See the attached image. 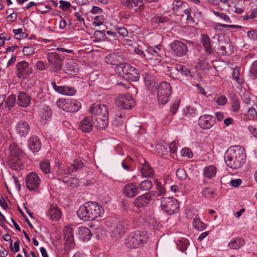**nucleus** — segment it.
Masks as SVG:
<instances>
[{"instance_id":"f257e3e1","label":"nucleus","mask_w":257,"mask_h":257,"mask_svg":"<svg viewBox=\"0 0 257 257\" xmlns=\"http://www.w3.org/2000/svg\"><path fill=\"white\" fill-rule=\"evenodd\" d=\"M224 159L228 167L238 169L242 166L246 161L244 149L240 146H231L226 151Z\"/></svg>"},{"instance_id":"f03ea898","label":"nucleus","mask_w":257,"mask_h":257,"mask_svg":"<svg viewBox=\"0 0 257 257\" xmlns=\"http://www.w3.org/2000/svg\"><path fill=\"white\" fill-rule=\"evenodd\" d=\"M103 212V208L96 202H87L80 207L77 211V214L81 220L87 221L101 217Z\"/></svg>"},{"instance_id":"7ed1b4c3","label":"nucleus","mask_w":257,"mask_h":257,"mask_svg":"<svg viewBox=\"0 0 257 257\" xmlns=\"http://www.w3.org/2000/svg\"><path fill=\"white\" fill-rule=\"evenodd\" d=\"M147 239L146 231L137 230L127 236L125 243L130 248H137L142 246L147 242Z\"/></svg>"},{"instance_id":"20e7f679","label":"nucleus","mask_w":257,"mask_h":257,"mask_svg":"<svg viewBox=\"0 0 257 257\" xmlns=\"http://www.w3.org/2000/svg\"><path fill=\"white\" fill-rule=\"evenodd\" d=\"M172 94V88L169 83L161 82L157 90V99L159 104H166L169 101Z\"/></svg>"},{"instance_id":"39448f33","label":"nucleus","mask_w":257,"mask_h":257,"mask_svg":"<svg viewBox=\"0 0 257 257\" xmlns=\"http://www.w3.org/2000/svg\"><path fill=\"white\" fill-rule=\"evenodd\" d=\"M119 68L122 72L123 78L127 80L136 82L140 78V71L128 63L120 65Z\"/></svg>"},{"instance_id":"423d86ee","label":"nucleus","mask_w":257,"mask_h":257,"mask_svg":"<svg viewBox=\"0 0 257 257\" xmlns=\"http://www.w3.org/2000/svg\"><path fill=\"white\" fill-rule=\"evenodd\" d=\"M129 223L127 220H122L114 225L111 232V237L113 240H118L122 237L128 229Z\"/></svg>"},{"instance_id":"0eeeda50","label":"nucleus","mask_w":257,"mask_h":257,"mask_svg":"<svg viewBox=\"0 0 257 257\" xmlns=\"http://www.w3.org/2000/svg\"><path fill=\"white\" fill-rule=\"evenodd\" d=\"M161 206L165 212L169 215H172L178 210L179 204L178 200L173 197H163Z\"/></svg>"},{"instance_id":"6e6552de","label":"nucleus","mask_w":257,"mask_h":257,"mask_svg":"<svg viewBox=\"0 0 257 257\" xmlns=\"http://www.w3.org/2000/svg\"><path fill=\"white\" fill-rule=\"evenodd\" d=\"M116 105L123 109H131L135 105V101L128 94H119L115 100Z\"/></svg>"},{"instance_id":"1a4fd4ad","label":"nucleus","mask_w":257,"mask_h":257,"mask_svg":"<svg viewBox=\"0 0 257 257\" xmlns=\"http://www.w3.org/2000/svg\"><path fill=\"white\" fill-rule=\"evenodd\" d=\"M170 47L171 54L176 57H183L186 55L188 52L186 44L181 41H174L170 44Z\"/></svg>"},{"instance_id":"9d476101","label":"nucleus","mask_w":257,"mask_h":257,"mask_svg":"<svg viewBox=\"0 0 257 257\" xmlns=\"http://www.w3.org/2000/svg\"><path fill=\"white\" fill-rule=\"evenodd\" d=\"M156 193V191H149L138 196L134 201V206L138 209L147 207L155 196Z\"/></svg>"},{"instance_id":"9b49d317","label":"nucleus","mask_w":257,"mask_h":257,"mask_svg":"<svg viewBox=\"0 0 257 257\" xmlns=\"http://www.w3.org/2000/svg\"><path fill=\"white\" fill-rule=\"evenodd\" d=\"M47 59L53 70L57 72L62 68L64 57L57 52H51L47 54Z\"/></svg>"},{"instance_id":"f8f14e48","label":"nucleus","mask_w":257,"mask_h":257,"mask_svg":"<svg viewBox=\"0 0 257 257\" xmlns=\"http://www.w3.org/2000/svg\"><path fill=\"white\" fill-rule=\"evenodd\" d=\"M89 112L91 113V117L98 116H108V108L107 105L101 103H93L89 108Z\"/></svg>"},{"instance_id":"ddd939ff","label":"nucleus","mask_w":257,"mask_h":257,"mask_svg":"<svg viewBox=\"0 0 257 257\" xmlns=\"http://www.w3.org/2000/svg\"><path fill=\"white\" fill-rule=\"evenodd\" d=\"M25 181L26 187L29 190L36 191L39 187L40 179L35 172H32L27 175Z\"/></svg>"},{"instance_id":"4468645a","label":"nucleus","mask_w":257,"mask_h":257,"mask_svg":"<svg viewBox=\"0 0 257 257\" xmlns=\"http://www.w3.org/2000/svg\"><path fill=\"white\" fill-rule=\"evenodd\" d=\"M16 67L17 76L20 79L27 78L32 72V68L25 61L18 63Z\"/></svg>"},{"instance_id":"2eb2a0df","label":"nucleus","mask_w":257,"mask_h":257,"mask_svg":"<svg viewBox=\"0 0 257 257\" xmlns=\"http://www.w3.org/2000/svg\"><path fill=\"white\" fill-rule=\"evenodd\" d=\"M216 123L215 117L212 115L204 114L200 116L198 124L201 128L208 130Z\"/></svg>"},{"instance_id":"dca6fc26","label":"nucleus","mask_w":257,"mask_h":257,"mask_svg":"<svg viewBox=\"0 0 257 257\" xmlns=\"http://www.w3.org/2000/svg\"><path fill=\"white\" fill-rule=\"evenodd\" d=\"M64 238L66 241V248L70 249L73 248L74 245V239L73 236V229L71 225L66 226L64 228Z\"/></svg>"},{"instance_id":"f3484780","label":"nucleus","mask_w":257,"mask_h":257,"mask_svg":"<svg viewBox=\"0 0 257 257\" xmlns=\"http://www.w3.org/2000/svg\"><path fill=\"white\" fill-rule=\"evenodd\" d=\"M122 193L128 198L134 197L139 193L138 185L133 182L127 183L124 186Z\"/></svg>"},{"instance_id":"a211bd4d","label":"nucleus","mask_w":257,"mask_h":257,"mask_svg":"<svg viewBox=\"0 0 257 257\" xmlns=\"http://www.w3.org/2000/svg\"><path fill=\"white\" fill-rule=\"evenodd\" d=\"M121 4L129 9H134L137 12L142 11L145 8L143 0H120Z\"/></svg>"},{"instance_id":"6ab92c4d","label":"nucleus","mask_w":257,"mask_h":257,"mask_svg":"<svg viewBox=\"0 0 257 257\" xmlns=\"http://www.w3.org/2000/svg\"><path fill=\"white\" fill-rule=\"evenodd\" d=\"M23 157H8L7 165L13 170H19L23 169Z\"/></svg>"},{"instance_id":"aec40b11","label":"nucleus","mask_w":257,"mask_h":257,"mask_svg":"<svg viewBox=\"0 0 257 257\" xmlns=\"http://www.w3.org/2000/svg\"><path fill=\"white\" fill-rule=\"evenodd\" d=\"M28 148L33 153L38 152L41 148V142L36 136H32L28 140Z\"/></svg>"},{"instance_id":"412c9836","label":"nucleus","mask_w":257,"mask_h":257,"mask_svg":"<svg viewBox=\"0 0 257 257\" xmlns=\"http://www.w3.org/2000/svg\"><path fill=\"white\" fill-rule=\"evenodd\" d=\"M93 124L91 117L85 116L79 122V128L84 133H90L93 130Z\"/></svg>"},{"instance_id":"4be33fe9","label":"nucleus","mask_w":257,"mask_h":257,"mask_svg":"<svg viewBox=\"0 0 257 257\" xmlns=\"http://www.w3.org/2000/svg\"><path fill=\"white\" fill-rule=\"evenodd\" d=\"M16 130L18 134L21 137L27 136L30 131V125L27 122L24 120L19 121L16 125Z\"/></svg>"},{"instance_id":"5701e85b","label":"nucleus","mask_w":257,"mask_h":257,"mask_svg":"<svg viewBox=\"0 0 257 257\" xmlns=\"http://www.w3.org/2000/svg\"><path fill=\"white\" fill-rule=\"evenodd\" d=\"M218 53L223 55H230L234 52V47L230 42L225 41L220 45Z\"/></svg>"},{"instance_id":"b1692460","label":"nucleus","mask_w":257,"mask_h":257,"mask_svg":"<svg viewBox=\"0 0 257 257\" xmlns=\"http://www.w3.org/2000/svg\"><path fill=\"white\" fill-rule=\"evenodd\" d=\"M31 97L25 92L21 91L18 96L17 103L19 106L27 107L31 103Z\"/></svg>"},{"instance_id":"393cba45","label":"nucleus","mask_w":257,"mask_h":257,"mask_svg":"<svg viewBox=\"0 0 257 257\" xmlns=\"http://www.w3.org/2000/svg\"><path fill=\"white\" fill-rule=\"evenodd\" d=\"M9 149L10 151V154L8 157L24 158L25 156V154L21 148H20L18 145L15 143L11 144Z\"/></svg>"},{"instance_id":"a878e982","label":"nucleus","mask_w":257,"mask_h":257,"mask_svg":"<svg viewBox=\"0 0 257 257\" xmlns=\"http://www.w3.org/2000/svg\"><path fill=\"white\" fill-rule=\"evenodd\" d=\"M93 124L97 128L105 129L108 125V116H98L91 117Z\"/></svg>"},{"instance_id":"bb28decb","label":"nucleus","mask_w":257,"mask_h":257,"mask_svg":"<svg viewBox=\"0 0 257 257\" xmlns=\"http://www.w3.org/2000/svg\"><path fill=\"white\" fill-rule=\"evenodd\" d=\"M122 56L120 55L116 54H110L107 55L105 58V62L108 64L112 65H117L119 68L120 63V60L122 59Z\"/></svg>"},{"instance_id":"cd10ccee","label":"nucleus","mask_w":257,"mask_h":257,"mask_svg":"<svg viewBox=\"0 0 257 257\" xmlns=\"http://www.w3.org/2000/svg\"><path fill=\"white\" fill-rule=\"evenodd\" d=\"M201 42L206 53L210 55L212 54L214 50L212 48L211 40L208 36L206 34H201Z\"/></svg>"},{"instance_id":"c85d7f7f","label":"nucleus","mask_w":257,"mask_h":257,"mask_svg":"<svg viewBox=\"0 0 257 257\" xmlns=\"http://www.w3.org/2000/svg\"><path fill=\"white\" fill-rule=\"evenodd\" d=\"M81 103L75 99H68V104L64 108V111L70 112H75L81 108Z\"/></svg>"},{"instance_id":"c756f323","label":"nucleus","mask_w":257,"mask_h":257,"mask_svg":"<svg viewBox=\"0 0 257 257\" xmlns=\"http://www.w3.org/2000/svg\"><path fill=\"white\" fill-rule=\"evenodd\" d=\"M83 165V164L81 160L77 159L74 160V163L71 164V167L68 169L67 172H68V173H67V171L64 170L60 169L58 171V173L64 175L69 174L71 172L76 171L82 168Z\"/></svg>"},{"instance_id":"7c9ffc66","label":"nucleus","mask_w":257,"mask_h":257,"mask_svg":"<svg viewBox=\"0 0 257 257\" xmlns=\"http://www.w3.org/2000/svg\"><path fill=\"white\" fill-rule=\"evenodd\" d=\"M47 214L49 217V219L52 220H58L61 216L60 210L58 207L52 205L50 206Z\"/></svg>"},{"instance_id":"2f4dec72","label":"nucleus","mask_w":257,"mask_h":257,"mask_svg":"<svg viewBox=\"0 0 257 257\" xmlns=\"http://www.w3.org/2000/svg\"><path fill=\"white\" fill-rule=\"evenodd\" d=\"M141 173L142 176L144 177L152 178L154 176V170L146 161H145V163L142 165Z\"/></svg>"},{"instance_id":"473e14b6","label":"nucleus","mask_w":257,"mask_h":257,"mask_svg":"<svg viewBox=\"0 0 257 257\" xmlns=\"http://www.w3.org/2000/svg\"><path fill=\"white\" fill-rule=\"evenodd\" d=\"M77 230L78 234L83 240H89L91 238L92 234L88 228L81 226L78 227Z\"/></svg>"},{"instance_id":"72a5a7b5","label":"nucleus","mask_w":257,"mask_h":257,"mask_svg":"<svg viewBox=\"0 0 257 257\" xmlns=\"http://www.w3.org/2000/svg\"><path fill=\"white\" fill-rule=\"evenodd\" d=\"M245 243L243 239L240 237L234 238L228 244V246L233 249H238Z\"/></svg>"},{"instance_id":"f704fd0d","label":"nucleus","mask_w":257,"mask_h":257,"mask_svg":"<svg viewBox=\"0 0 257 257\" xmlns=\"http://www.w3.org/2000/svg\"><path fill=\"white\" fill-rule=\"evenodd\" d=\"M145 86L148 90H152L156 87L155 78L153 75L147 74L144 78Z\"/></svg>"},{"instance_id":"c9c22d12","label":"nucleus","mask_w":257,"mask_h":257,"mask_svg":"<svg viewBox=\"0 0 257 257\" xmlns=\"http://www.w3.org/2000/svg\"><path fill=\"white\" fill-rule=\"evenodd\" d=\"M216 173V168L213 165H210L204 168L203 174L209 179L213 178Z\"/></svg>"},{"instance_id":"e433bc0d","label":"nucleus","mask_w":257,"mask_h":257,"mask_svg":"<svg viewBox=\"0 0 257 257\" xmlns=\"http://www.w3.org/2000/svg\"><path fill=\"white\" fill-rule=\"evenodd\" d=\"M153 187V183L149 179H146L140 182L138 185L139 190L142 191H148Z\"/></svg>"},{"instance_id":"4c0bfd02","label":"nucleus","mask_w":257,"mask_h":257,"mask_svg":"<svg viewBox=\"0 0 257 257\" xmlns=\"http://www.w3.org/2000/svg\"><path fill=\"white\" fill-rule=\"evenodd\" d=\"M175 69L179 72L180 71L182 74L185 75L186 76L191 77L194 76L193 73H192L190 69L182 65H176L175 66Z\"/></svg>"},{"instance_id":"58836bf2","label":"nucleus","mask_w":257,"mask_h":257,"mask_svg":"<svg viewBox=\"0 0 257 257\" xmlns=\"http://www.w3.org/2000/svg\"><path fill=\"white\" fill-rule=\"evenodd\" d=\"M16 101V97L15 95L12 94L9 95L5 101V106L10 110L15 105Z\"/></svg>"},{"instance_id":"ea45409f","label":"nucleus","mask_w":257,"mask_h":257,"mask_svg":"<svg viewBox=\"0 0 257 257\" xmlns=\"http://www.w3.org/2000/svg\"><path fill=\"white\" fill-rule=\"evenodd\" d=\"M211 12L216 17L219 18L221 20H223L226 23H231V21L229 18V17L226 15L225 14L216 11L213 9L211 10Z\"/></svg>"},{"instance_id":"a19ab883","label":"nucleus","mask_w":257,"mask_h":257,"mask_svg":"<svg viewBox=\"0 0 257 257\" xmlns=\"http://www.w3.org/2000/svg\"><path fill=\"white\" fill-rule=\"evenodd\" d=\"M231 99V107L234 112H238L240 109V103L239 100L235 95H232Z\"/></svg>"},{"instance_id":"79ce46f5","label":"nucleus","mask_w":257,"mask_h":257,"mask_svg":"<svg viewBox=\"0 0 257 257\" xmlns=\"http://www.w3.org/2000/svg\"><path fill=\"white\" fill-rule=\"evenodd\" d=\"M193 224L194 227L199 231L203 230L206 228V225L199 219L194 218Z\"/></svg>"},{"instance_id":"37998d69","label":"nucleus","mask_w":257,"mask_h":257,"mask_svg":"<svg viewBox=\"0 0 257 257\" xmlns=\"http://www.w3.org/2000/svg\"><path fill=\"white\" fill-rule=\"evenodd\" d=\"M172 10L174 13H178L184 7V3L181 1L175 0L173 3Z\"/></svg>"},{"instance_id":"c03bdc74","label":"nucleus","mask_w":257,"mask_h":257,"mask_svg":"<svg viewBox=\"0 0 257 257\" xmlns=\"http://www.w3.org/2000/svg\"><path fill=\"white\" fill-rule=\"evenodd\" d=\"M52 116V111L48 106H45L42 109V113L41 115L42 119L48 120Z\"/></svg>"},{"instance_id":"a18cd8bd","label":"nucleus","mask_w":257,"mask_h":257,"mask_svg":"<svg viewBox=\"0 0 257 257\" xmlns=\"http://www.w3.org/2000/svg\"><path fill=\"white\" fill-rule=\"evenodd\" d=\"M94 37L96 41L99 42L102 40H107V38L103 31L96 30L94 33Z\"/></svg>"},{"instance_id":"49530a36","label":"nucleus","mask_w":257,"mask_h":257,"mask_svg":"<svg viewBox=\"0 0 257 257\" xmlns=\"http://www.w3.org/2000/svg\"><path fill=\"white\" fill-rule=\"evenodd\" d=\"M40 167L42 171L45 174H48L50 172V165L49 161L46 160L40 164Z\"/></svg>"},{"instance_id":"de8ad7c7","label":"nucleus","mask_w":257,"mask_h":257,"mask_svg":"<svg viewBox=\"0 0 257 257\" xmlns=\"http://www.w3.org/2000/svg\"><path fill=\"white\" fill-rule=\"evenodd\" d=\"M249 74L252 79H255L257 78V60L255 61L251 65Z\"/></svg>"},{"instance_id":"09e8293b","label":"nucleus","mask_w":257,"mask_h":257,"mask_svg":"<svg viewBox=\"0 0 257 257\" xmlns=\"http://www.w3.org/2000/svg\"><path fill=\"white\" fill-rule=\"evenodd\" d=\"M188 244L189 241L186 238H183L177 243V246L180 250L184 252L187 248Z\"/></svg>"},{"instance_id":"8fccbe9b","label":"nucleus","mask_w":257,"mask_h":257,"mask_svg":"<svg viewBox=\"0 0 257 257\" xmlns=\"http://www.w3.org/2000/svg\"><path fill=\"white\" fill-rule=\"evenodd\" d=\"M156 185V189L158 190V194L157 196H161L166 193V189L163 185H162L161 182L156 179L155 181Z\"/></svg>"},{"instance_id":"3c124183","label":"nucleus","mask_w":257,"mask_h":257,"mask_svg":"<svg viewBox=\"0 0 257 257\" xmlns=\"http://www.w3.org/2000/svg\"><path fill=\"white\" fill-rule=\"evenodd\" d=\"M180 102V100L177 99L175 100L171 104L170 108V111L173 115H174L176 113L179 106Z\"/></svg>"},{"instance_id":"603ef678","label":"nucleus","mask_w":257,"mask_h":257,"mask_svg":"<svg viewBox=\"0 0 257 257\" xmlns=\"http://www.w3.org/2000/svg\"><path fill=\"white\" fill-rule=\"evenodd\" d=\"M192 10L191 9H186L184 11V13L187 16V21L189 23L194 24L195 22V18L191 16Z\"/></svg>"},{"instance_id":"864d4df0","label":"nucleus","mask_w":257,"mask_h":257,"mask_svg":"<svg viewBox=\"0 0 257 257\" xmlns=\"http://www.w3.org/2000/svg\"><path fill=\"white\" fill-rule=\"evenodd\" d=\"M213 191L209 188H205L201 192V194L206 198H211L213 195Z\"/></svg>"},{"instance_id":"5fc2aeb1","label":"nucleus","mask_w":257,"mask_h":257,"mask_svg":"<svg viewBox=\"0 0 257 257\" xmlns=\"http://www.w3.org/2000/svg\"><path fill=\"white\" fill-rule=\"evenodd\" d=\"M176 176L179 179L183 180L186 178L187 174L184 169L179 168L176 171Z\"/></svg>"},{"instance_id":"6e6d98bb","label":"nucleus","mask_w":257,"mask_h":257,"mask_svg":"<svg viewBox=\"0 0 257 257\" xmlns=\"http://www.w3.org/2000/svg\"><path fill=\"white\" fill-rule=\"evenodd\" d=\"M157 149L158 153L161 155H165L168 153L167 145H166L158 146Z\"/></svg>"},{"instance_id":"4d7b16f0","label":"nucleus","mask_w":257,"mask_h":257,"mask_svg":"<svg viewBox=\"0 0 257 257\" xmlns=\"http://www.w3.org/2000/svg\"><path fill=\"white\" fill-rule=\"evenodd\" d=\"M51 85L56 91L59 93L64 94L65 91L64 86H57L55 81L52 82Z\"/></svg>"},{"instance_id":"13d9d810","label":"nucleus","mask_w":257,"mask_h":257,"mask_svg":"<svg viewBox=\"0 0 257 257\" xmlns=\"http://www.w3.org/2000/svg\"><path fill=\"white\" fill-rule=\"evenodd\" d=\"M115 30L117 31L118 34L122 37H126L128 35V31L124 27H116Z\"/></svg>"},{"instance_id":"bf43d9fd","label":"nucleus","mask_w":257,"mask_h":257,"mask_svg":"<svg viewBox=\"0 0 257 257\" xmlns=\"http://www.w3.org/2000/svg\"><path fill=\"white\" fill-rule=\"evenodd\" d=\"M65 91L64 93V95H73L76 93V90L73 87H69L67 86H64Z\"/></svg>"},{"instance_id":"052dcab7","label":"nucleus","mask_w":257,"mask_h":257,"mask_svg":"<svg viewBox=\"0 0 257 257\" xmlns=\"http://www.w3.org/2000/svg\"><path fill=\"white\" fill-rule=\"evenodd\" d=\"M154 20L158 23H164L169 21V18L166 16H157L154 17Z\"/></svg>"},{"instance_id":"680f3d73","label":"nucleus","mask_w":257,"mask_h":257,"mask_svg":"<svg viewBox=\"0 0 257 257\" xmlns=\"http://www.w3.org/2000/svg\"><path fill=\"white\" fill-rule=\"evenodd\" d=\"M36 68L40 71H43L47 68V64L45 62L38 61L36 64Z\"/></svg>"},{"instance_id":"e2e57ef3","label":"nucleus","mask_w":257,"mask_h":257,"mask_svg":"<svg viewBox=\"0 0 257 257\" xmlns=\"http://www.w3.org/2000/svg\"><path fill=\"white\" fill-rule=\"evenodd\" d=\"M116 117L115 118H118L119 119V123H116V125H122L125 119V114L121 112H117L116 113Z\"/></svg>"},{"instance_id":"0e129e2a","label":"nucleus","mask_w":257,"mask_h":257,"mask_svg":"<svg viewBox=\"0 0 257 257\" xmlns=\"http://www.w3.org/2000/svg\"><path fill=\"white\" fill-rule=\"evenodd\" d=\"M59 7L63 11H66L71 7L70 2L61 0L60 1Z\"/></svg>"},{"instance_id":"69168bd1","label":"nucleus","mask_w":257,"mask_h":257,"mask_svg":"<svg viewBox=\"0 0 257 257\" xmlns=\"http://www.w3.org/2000/svg\"><path fill=\"white\" fill-rule=\"evenodd\" d=\"M68 99H59L57 101V105L63 110L64 108L66 107V104H68Z\"/></svg>"},{"instance_id":"338daca9","label":"nucleus","mask_w":257,"mask_h":257,"mask_svg":"<svg viewBox=\"0 0 257 257\" xmlns=\"http://www.w3.org/2000/svg\"><path fill=\"white\" fill-rule=\"evenodd\" d=\"M35 49L32 46L25 47L23 49V52L25 55H30L34 53Z\"/></svg>"},{"instance_id":"774afa93","label":"nucleus","mask_w":257,"mask_h":257,"mask_svg":"<svg viewBox=\"0 0 257 257\" xmlns=\"http://www.w3.org/2000/svg\"><path fill=\"white\" fill-rule=\"evenodd\" d=\"M181 154L184 157L191 158L193 157V153L191 150L188 148H184L181 150Z\"/></svg>"}]
</instances>
